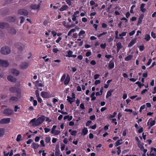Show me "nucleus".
I'll return each instance as SVG.
<instances>
[{
    "label": "nucleus",
    "mask_w": 156,
    "mask_h": 156,
    "mask_svg": "<svg viewBox=\"0 0 156 156\" xmlns=\"http://www.w3.org/2000/svg\"><path fill=\"white\" fill-rule=\"evenodd\" d=\"M51 138L49 137H47L46 138L45 141L46 143H48L50 141Z\"/></svg>",
    "instance_id": "nucleus-38"
},
{
    "label": "nucleus",
    "mask_w": 156,
    "mask_h": 156,
    "mask_svg": "<svg viewBox=\"0 0 156 156\" xmlns=\"http://www.w3.org/2000/svg\"><path fill=\"white\" fill-rule=\"evenodd\" d=\"M100 46L101 48H105L106 46V44H101Z\"/></svg>",
    "instance_id": "nucleus-53"
},
{
    "label": "nucleus",
    "mask_w": 156,
    "mask_h": 156,
    "mask_svg": "<svg viewBox=\"0 0 156 156\" xmlns=\"http://www.w3.org/2000/svg\"><path fill=\"white\" fill-rule=\"evenodd\" d=\"M9 90L10 92L12 93H14L15 92H16L18 94L17 96L19 98H20L21 97V90L19 88H17L16 87H12L10 88Z\"/></svg>",
    "instance_id": "nucleus-2"
},
{
    "label": "nucleus",
    "mask_w": 156,
    "mask_h": 156,
    "mask_svg": "<svg viewBox=\"0 0 156 156\" xmlns=\"http://www.w3.org/2000/svg\"><path fill=\"white\" fill-rule=\"evenodd\" d=\"M95 115H92V116H91L90 117V119H91V120H93L95 118Z\"/></svg>",
    "instance_id": "nucleus-63"
},
{
    "label": "nucleus",
    "mask_w": 156,
    "mask_h": 156,
    "mask_svg": "<svg viewBox=\"0 0 156 156\" xmlns=\"http://www.w3.org/2000/svg\"><path fill=\"white\" fill-rule=\"evenodd\" d=\"M40 6V5H34L32 4L30 5V8L31 9H39Z\"/></svg>",
    "instance_id": "nucleus-14"
},
{
    "label": "nucleus",
    "mask_w": 156,
    "mask_h": 156,
    "mask_svg": "<svg viewBox=\"0 0 156 156\" xmlns=\"http://www.w3.org/2000/svg\"><path fill=\"white\" fill-rule=\"evenodd\" d=\"M85 32L84 31L81 30L79 33L78 35L79 36H80L81 35L83 34H85Z\"/></svg>",
    "instance_id": "nucleus-42"
},
{
    "label": "nucleus",
    "mask_w": 156,
    "mask_h": 156,
    "mask_svg": "<svg viewBox=\"0 0 156 156\" xmlns=\"http://www.w3.org/2000/svg\"><path fill=\"white\" fill-rule=\"evenodd\" d=\"M133 56L132 55H130L128 56L125 59V60L126 61H128L132 59Z\"/></svg>",
    "instance_id": "nucleus-26"
},
{
    "label": "nucleus",
    "mask_w": 156,
    "mask_h": 156,
    "mask_svg": "<svg viewBox=\"0 0 156 156\" xmlns=\"http://www.w3.org/2000/svg\"><path fill=\"white\" fill-rule=\"evenodd\" d=\"M32 141L33 140L32 139H30L27 141V144H30Z\"/></svg>",
    "instance_id": "nucleus-59"
},
{
    "label": "nucleus",
    "mask_w": 156,
    "mask_h": 156,
    "mask_svg": "<svg viewBox=\"0 0 156 156\" xmlns=\"http://www.w3.org/2000/svg\"><path fill=\"white\" fill-rule=\"evenodd\" d=\"M138 146L139 148L141 150H142L143 149H144V147L142 145L141 142L140 141H138Z\"/></svg>",
    "instance_id": "nucleus-22"
},
{
    "label": "nucleus",
    "mask_w": 156,
    "mask_h": 156,
    "mask_svg": "<svg viewBox=\"0 0 156 156\" xmlns=\"http://www.w3.org/2000/svg\"><path fill=\"white\" fill-rule=\"evenodd\" d=\"M68 8V6L67 5H64L62 6L60 9V10L61 11H64Z\"/></svg>",
    "instance_id": "nucleus-25"
},
{
    "label": "nucleus",
    "mask_w": 156,
    "mask_h": 156,
    "mask_svg": "<svg viewBox=\"0 0 156 156\" xmlns=\"http://www.w3.org/2000/svg\"><path fill=\"white\" fill-rule=\"evenodd\" d=\"M29 63L28 62H23L20 65V67L22 69H25L29 66Z\"/></svg>",
    "instance_id": "nucleus-8"
},
{
    "label": "nucleus",
    "mask_w": 156,
    "mask_h": 156,
    "mask_svg": "<svg viewBox=\"0 0 156 156\" xmlns=\"http://www.w3.org/2000/svg\"><path fill=\"white\" fill-rule=\"evenodd\" d=\"M20 18L21 19L20 22V23H23L25 20V18L23 16H22L20 17Z\"/></svg>",
    "instance_id": "nucleus-36"
},
{
    "label": "nucleus",
    "mask_w": 156,
    "mask_h": 156,
    "mask_svg": "<svg viewBox=\"0 0 156 156\" xmlns=\"http://www.w3.org/2000/svg\"><path fill=\"white\" fill-rule=\"evenodd\" d=\"M67 100L70 103V104H72L73 102V98H70L69 96H68L67 97Z\"/></svg>",
    "instance_id": "nucleus-28"
},
{
    "label": "nucleus",
    "mask_w": 156,
    "mask_h": 156,
    "mask_svg": "<svg viewBox=\"0 0 156 156\" xmlns=\"http://www.w3.org/2000/svg\"><path fill=\"white\" fill-rule=\"evenodd\" d=\"M51 133L52 134L57 135L60 133V132L58 130H54L53 131H51Z\"/></svg>",
    "instance_id": "nucleus-27"
},
{
    "label": "nucleus",
    "mask_w": 156,
    "mask_h": 156,
    "mask_svg": "<svg viewBox=\"0 0 156 156\" xmlns=\"http://www.w3.org/2000/svg\"><path fill=\"white\" fill-rule=\"evenodd\" d=\"M151 61H152L151 59H149L147 63V66L149 65L151 63Z\"/></svg>",
    "instance_id": "nucleus-61"
},
{
    "label": "nucleus",
    "mask_w": 156,
    "mask_h": 156,
    "mask_svg": "<svg viewBox=\"0 0 156 156\" xmlns=\"http://www.w3.org/2000/svg\"><path fill=\"white\" fill-rule=\"evenodd\" d=\"M110 69H112L114 67V62L112 61H111L108 65Z\"/></svg>",
    "instance_id": "nucleus-19"
},
{
    "label": "nucleus",
    "mask_w": 156,
    "mask_h": 156,
    "mask_svg": "<svg viewBox=\"0 0 156 156\" xmlns=\"http://www.w3.org/2000/svg\"><path fill=\"white\" fill-rule=\"evenodd\" d=\"M136 83L137 85H138V86L141 88V84L139 81H138L136 82Z\"/></svg>",
    "instance_id": "nucleus-52"
},
{
    "label": "nucleus",
    "mask_w": 156,
    "mask_h": 156,
    "mask_svg": "<svg viewBox=\"0 0 156 156\" xmlns=\"http://www.w3.org/2000/svg\"><path fill=\"white\" fill-rule=\"evenodd\" d=\"M13 111L9 108L5 109L3 112V113L7 116H10L12 115Z\"/></svg>",
    "instance_id": "nucleus-5"
},
{
    "label": "nucleus",
    "mask_w": 156,
    "mask_h": 156,
    "mask_svg": "<svg viewBox=\"0 0 156 156\" xmlns=\"http://www.w3.org/2000/svg\"><path fill=\"white\" fill-rule=\"evenodd\" d=\"M135 33V30H133L132 32H130L129 33V35L130 36L133 35Z\"/></svg>",
    "instance_id": "nucleus-54"
},
{
    "label": "nucleus",
    "mask_w": 156,
    "mask_h": 156,
    "mask_svg": "<svg viewBox=\"0 0 156 156\" xmlns=\"http://www.w3.org/2000/svg\"><path fill=\"white\" fill-rule=\"evenodd\" d=\"M37 99L38 102L41 103L42 101V99L41 98L40 96L37 97Z\"/></svg>",
    "instance_id": "nucleus-50"
},
{
    "label": "nucleus",
    "mask_w": 156,
    "mask_h": 156,
    "mask_svg": "<svg viewBox=\"0 0 156 156\" xmlns=\"http://www.w3.org/2000/svg\"><path fill=\"white\" fill-rule=\"evenodd\" d=\"M7 31L9 33L12 35L15 34L16 33V29L14 28L11 27H8Z\"/></svg>",
    "instance_id": "nucleus-6"
},
{
    "label": "nucleus",
    "mask_w": 156,
    "mask_h": 156,
    "mask_svg": "<svg viewBox=\"0 0 156 156\" xmlns=\"http://www.w3.org/2000/svg\"><path fill=\"white\" fill-rule=\"evenodd\" d=\"M35 86L36 87L39 86V87H43L44 86L41 83H39V81H37L36 82V83L35 84Z\"/></svg>",
    "instance_id": "nucleus-30"
},
{
    "label": "nucleus",
    "mask_w": 156,
    "mask_h": 156,
    "mask_svg": "<svg viewBox=\"0 0 156 156\" xmlns=\"http://www.w3.org/2000/svg\"><path fill=\"white\" fill-rule=\"evenodd\" d=\"M9 62L5 60H0V66L4 67H7L9 65Z\"/></svg>",
    "instance_id": "nucleus-9"
},
{
    "label": "nucleus",
    "mask_w": 156,
    "mask_h": 156,
    "mask_svg": "<svg viewBox=\"0 0 156 156\" xmlns=\"http://www.w3.org/2000/svg\"><path fill=\"white\" fill-rule=\"evenodd\" d=\"M66 76L65 74L63 75L61 79V82H63L64 80L66 78Z\"/></svg>",
    "instance_id": "nucleus-39"
},
{
    "label": "nucleus",
    "mask_w": 156,
    "mask_h": 156,
    "mask_svg": "<svg viewBox=\"0 0 156 156\" xmlns=\"http://www.w3.org/2000/svg\"><path fill=\"white\" fill-rule=\"evenodd\" d=\"M80 107L82 109H85L83 103L81 104L80 105Z\"/></svg>",
    "instance_id": "nucleus-49"
},
{
    "label": "nucleus",
    "mask_w": 156,
    "mask_h": 156,
    "mask_svg": "<svg viewBox=\"0 0 156 156\" xmlns=\"http://www.w3.org/2000/svg\"><path fill=\"white\" fill-rule=\"evenodd\" d=\"M7 80L13 83H16L17 80V79L11 75H9L7 76Z\"/></svg>",
    "instance_id": "nucleus-7"
},
{
    "label": "nucleus",
    "mask_w": 156,
    "mask_h": 156,
    "mask_svg": "<svg viewBox=\"0 0 156 156\" xmlns=\"http://www.w3.org/2000/svg\"><path fill=\"white\" fill-rule=\"evenodd\" d=\"M112 91H108L107 92L106 97L107 98H108L109 97H110L112 95Z\"/></svg>",
    "instance_id": "nucleus-32"
},
{
    "label": "nucleus",
    "mask_w": 156,
    "mask_h": 156,
    "mask_svg": "<svg viewBox=\"0 0 156 156\" xmlns=\"http://www.w3.org/2000/svg\"><path fill=\"white\" fill-rule=\"evenodd\" d=\"M116 46L117 47V51L119 52L120 49L122 48L121 43L120 42L117 43L116 44Z\"/></svg>",
    "instance_id": "nucleus-21"
},
{
    "label": "nucleus",
    "mask_w": 156,
    "mask_h": 156,
    "mask_svg": "<svg viewBox=\"0 0 156 156\" xmlns=\"http://www.w3.org/2000/svg\"><path fill=\"white\" fill-rule=\"evenodd\" d=\"M136 42V39L132 40L128 45V47H132Z\"/></svg>",
    "instance_id": "nucleus-15"
},
{
    "label": "nucleus",
    "mask_w": 156,
    "mask_h": 156,
    "mask_svg": "<svg viewBox=\"0 0 156 156\" xmlns=\"http://www.w3.org/2000/svg\"><path fill=\"white\" fill-rule=\"evenodd\" d=\"M66 2L69 5H71V2L70 0H66Z\"/></svg>",
    "instance_id": "nucleus-47"
},
{
    "label": "nucleus",
    "mask_w": 156,
    "mask_h": 156,
    "mask_svg": "<svg viewBox=\"0 0 156 156\" xmlns=\"http://www.w3.org/2000/svg\"><path fill=\"white\" fill-rule=\"evenodd\" d=\"M18 13L20 15L25 16H27L29 14L27 10L24 9H19L18 11Z\"/></svg>",
    "instance_id": "nucleus-4"
},
{
    "label": "nucleus",
    "mask_w": 156,
    "mask_h": 156,
    "mask_svg": "<svg viewBox=\"0 0 156 156\" xmlns=\"http://www.w3.org/2000/svg\"><path fill=\"white\" fill-rule=\"evenodd\" d=\"M32 144L34 149L37 148L39 147V145L38 144L35 143H33Z\"/></svg>",
    "instance_id": "nucleus-24"
},
{
    "label": "nucleus",
    "mask_w": 156,
    "mask_h": 156,
    "mask_svg": "<svg viewBox=\"0 0 156 156\" xmlns=\"http://www.w3.org/2000/svg\"><path fill=\"white\" fill-rule=\"evenodd\" d=\"M91 54V52L90 51H88L86 53V56L87 57L89 56Z\"/></svg>",
    "instance_id": "nucleus-60"
},
{
    "label": "nucleus",
    "mask_w": 156,
    "mask_h": 156,
    "mask_svg": "<svg viewBox=\"0 0 156 156\" xmlns=\"http://www.w3.org/2000/svg\"><path fill=\"white\" fill-rule=\"evenodd\" d=\"M122 142H120L119 141L117 140L115 143V144H116L115 146L116 147L119 145H120L121 144H122Z\"/></svg>",
    "instance_id": "nucleus-35"
},
{
    "label": "nucleus",
    "mask_w": 156,
    "mask_h": 156,
    "mask_svg": "<svg viewBox=\"0 0 156 156\" xmlns=\"http://www.w3.org/2000/svg\"><path fill=\"white\" fill-rule=\"evenodd\" d=\"M87 132H88V130H87V128H84V129H83V133L84 135H86L87 133Z\"/></svg>",
    "instance_id": "nucleus-31"
},
{
    "label": "nucleus",
    "mask_w": 156,
    "mask_h": 156,
    "mask_svg": "<svg viewBox=\"0 0 156 156\" xmlns=\"http://www.w3.org/2000/svg\"><path fill=\"white\" fill-rule=\"evenodd\" d=\"M5 129L4 128H0V137L2 136L5 133Z\"/></svg>",
    "instance_id": "nucleus-18"
},
{
    "label": "nucleus",
    "mask_w": 156,
    "mask_h": 156,
    "mask_svg": "<svg viewBox=\"0 0 156 156\" xmlns=\"http://www.w3.org/2000/svg\"><path fill=\"white\" fill-rule=\"evenodd\" d=\"M41 95L42 97L44 98H48L50 97V94L45 91H42L41 93Z\"/></svg>",
    "instance_id": "nucleus-11"
},
{
    "label": "nucleus",
    "mask_w": 156,
    "mask_h": 156,
    "mask_svg": "<svg viewBox=\"0 0 156 156\" xmlns=\"http://www.w3.org/2000/svg\"><path fill=\"white\" fill-rule=\"evenodd\" d=\"M143 19V17L141 16H140L139 19L137 23V25H140L142 22V20Z\"/></svg>",
    "instance_id": "nucleus-29"
},
{
    "label": "nucleus",
    "mask_w": 156,
    "mask_h": 156,
    "mask_svg": "<svg viewBox=\"0 0 156 156\" xmlns=\"http://www.w3.org/2000/svg\"><path fill=\"white\" fill-rule=\"evenodd\" d=\"M15 109H14V111L15 112H16L17 111L18 109H20V108L19 107H18V106L16 105L14 107Z\"/></svg>",
    "instance_id": "nucleus-44"
},
{
    "label": "nucleus",
    "mask_w": 156,
    "mask_h": 156,
    "mask_svg": "<svg viewBox=\"0 0 156 156\" xmlns=\"http://www.w3.org/2000/svg\"><path fill=\"white\" fill-rule=\"evenodd\" d=\"M72 118H73V117L72 116H69V115H67L65 116V117H64V119L66 120L67 119H68V120L69 121L71 120L72 119Z\"/></svg>",
    "instance_id": "nucleus-20"
},
{
    "label": "nucleus",
    "mask_w": 156,
    "mask_h": 156,
    "mask_svg": "<svg viewBox=\"0 0 156 156\" xmlns=\"http://www.w3.org/2000/svg\"><path fill=\"white\" fill-rule=\"evenodd\" d=\"M21 138V135L20 134H19L17 136L16 140L17 141H19L20 140Z\"/></svg>",
    "instance_id": "nucleus-34"
},
{
    "label": "nucleus",
    "mask_w": 156,
    "mask_h": 156,
    "mask_svg": "<svg viewBox=\"0 0 156 156\" xmlns=\"http://www.w3.org/2000/svg\"><path fill=\"white\" fill-rule=\"evenodd\" d=\"M10 73L17 76L19 75L20 73V71L16 69H12L10 70Z\"/></svg>",
    "instance_id": "nucleus-10"
},
{
    "label": "nucleus",
    "mask_w": 156,
    "mask_h": 156,
    "mask_svg": "<svg viewBox=\"0 0 156 156\" xmlns=\"http://www.w3.org/2000/svg\"><path fill=\"white\" fill-rule=\"evenodd\" d=\"M9 25L6 23H0V28L2 29H4L8 28Z\"/></svg>",
    "instance_id": "nucleus-13"
},
{
    "label": "nucleus",
    "mask_w": 156,
    "mask_h": 156,
    "mask_svg": "<svg viewBox=\"0 0 156 156\" xmlns=\"http://www.w3.org/2000/svg\"><path fill=\"white\" fill-rule=\"evenodd\" d=\"M18 97H12L10 99V101L14 102V101H18V100L19 99Z\"/></svg>",
    "instance_id": "nucleus-16"
},
{
    "label": "nucleus",
    "mask_w": 156,
    "mask_h": 156,
    "mask_svg": "<svg viewBox=\"0 0 156 156\" xmlns=\"http://www.w3.org/2000/svg\"><path fill=\"white\" fill-rule=\"evenodd\" d=\"M100 75L99 74H95L94 76V79L96 80L98 79V77Z\"/></svg>",
    "instance_id": "nucleus-55"
},
{
    "label": "nucleus",
    "mask_w": 156,
    "mask_h": 156,
    "mask_svg": "<svg viewBox=\"0 0 156 156\" xmlns=\"http://www.w3.org/2000/svg\"><path fill=\"white\" fill-rule=\"evenodd\" d=\"M91 123V121H88L86 123V126H89L90 123Z\"/></svg>",
    "instance_id": "nucleus-58"
},
{
    "label": "nucleus",
    "mask_w": 156,
    "mask_h": 156,
    "mask_svg": "<svg viewBox=\"0 0 156 156\" xmlns=\"http://www.w3.org/2000/svg\"><path fill=\"white\" fill-rule=\"evenodd\" d=\"M139 48H140V50L141 51H143L144 49V46L143 45L140 46Z\"/></svg>",
    "instance_id": "nucleus-46"
},
{
    "label": "nucleus",
    "mask_w": 156,
    "mask_h": 156,
    "mask_svg": "<svg viewBox=\"0 0 156 156\" xmlns=\"http://www.w3.org/2000/svg\"><path fill=\"white\" fill-rule=\"evenodd\" d=\"M155 123V121H151L150 122V125L151 126H152L154 125Z\"/></svg>",
    "instance_id": "nucleus-43"
},
{
    "label": "nucleus",
    "mask_w": 156,
    "mask_h": 156,
    "mask_svg": "<svg viewBox=\"0 0 156 156\" xmlns=\"http://www.w3.org/2000/svg\"><path fill=\"white\" fill-rule=\"evenodd\" d=\"M16 19L13 17H11L10 18V19H9V21L10 22H13L16 21Z\"/></svg>",
    "instance_id": "nucleus-37"
},
{
    "label": "nucleus",
    "mask_w": 156,
    "mask_h": 156,
    "mask_svg": "<svg viewBox=\"0 0 156 156\" xmlns=\"http://www.w3.org/2000/svg\"><path fill=\"white\" fill-rule=\"evenodd\" d=\"M100 83H101V81H100V80H96L95 81V85H97L98 84H100Z\"/></svg>",
    "instance_id": "nucleus-48"
},
{
    "label": "nucleus",
    "mask_w": 156,
    "mask_h": 156,
    "mask_svg": "<svg viewBox=\"0 0 156 156\" xmlns=\"http://www.w3.org/2000/svg\"><path fill=\"white\" fill-rule=\"evenodd\" d=\"M10 119L9 118H5L2 119L0 121V124H6L10 122Z\"/></svg>",
    "instance_id": "nucleus-12"
},
{
    "label": "nucleus",
    "mask_w": 156,
    "mask_h": 156,
    "mask_svg": "<svg viewBox=\"0 0 156 156\" xmlns=\"http://www.w3.org/2000/svg\"><path fill=\"white\" fill-rule=\"evenodd\" d=\"M151 36L154 38L156 37L155 34L153 32L151 33Z\"/></svg>",
    "instance_id": "nucleus-57"
},
{
    "label": "nucleus",
    "mask_w": 156,
    "mask_h": 156,
    "mask_svg": "<svg viewBox=\"0 0 156 156\" xmlns=\"http://www.w3.org/2000/svg\"><path fill=\"white\" fill-rule=\"evenodd\" d=\"M116 114H117V113L116 112H114L112 115H110V117H111V118L114 117L116 115Z\"/></svg>",
    "instance_id": "nucleus-51"
},
{
    "label": "nucleus",
    "mask_w": 156,
    "mask_h": 156,
    "mask_svg": "<svg viewBox=\"0 0 156 156\" xmlns=\"http://www.w3.org/2000/svg\"><path fill=\"white\" fill-rule=\"evenodd\" d=\"M150 36L148 34H147L145 36V39L147 41H148L150 40Z\"/></svg>",
    "instance_id": "nucleus-33"
},
{
    "label": "nucleus",
    "mask_w": 156,
    "mask_h": 156,
    "mask_svg": "<svg viewBox=\"0 0 156 156\" xmlns=\"http://www.w3.org/2000/svg\"><path fill=\"white\" fill-rule=\"evenodd\" d=\"M33 101H34V103H33L34 105V106H36V105H37V101L36 100H33Z\"/></svg>",
    "instance_id": "nucleus-62"
},
{
    "label": "nucleus",
    "mask_w": 156,
    "mask_h": 156,
    "mask_svg": "<svg viewBox=\"0 0 156 156\" xmlns=\"http://www.w3.org/2000/svg\"><path fill=\"white\" fill-rule=\"evenodd\" d=\"M16 47L18 48L19 53H21L23 50V46L22 45L19 46L18 45V46H16Z\"/></svg>",
    "instance_id": "nucleus-23"
},
{
    "label": "nucleus",
    "mask_w": 156,
    "mask_h": 156,
    "mask_svg": "<svg viewBox=\"0 0 156 156\" xmlns=\"http://www.w3.org/2000/svg\"><path fill=\"white\" fill-rule=\"evenodd\" d=\"M44 130L45 132L46 133H47L48 132H49L51 130L50 129H48L47 128H44Z\"/></svg>",
    "instance_id": "nucleus-45"
},
{
    "label": "nucleus",
    "mask_w": 156,
    "mask_h": 156,
    "mask_svg": "<svg viewBox=\"0 0 156 156\" xmlns=\"http://www.w3.org/2000/svg\"><path fill=\"white\" fill-rule=\"evenodd\" d=\"M126 32H123L122 34H119V36L120 37L122 36H124L126 35Z\"/></svg>",
    "instance_id": "nucleus-40"
},
{
    "label": "nucleus",
    "mask_w": 156,
    "mask_h": 156,
    "mask_svg": "<svg viewBox=\"0 0 156 156\" xmlns=\"http://www.w3.org/2000/svg\"><path fill=\"white\" fill-rule=\"evenodd\" d=\"M35 94L36 95L37 97L39 96V91L38 90H36L35 91Z\"/></svg>",
    "instance_id": "nucleus-56"
},
{
    "label": "nucleus",
    "mask_w": 156,
    "mask_h": 156,
    "mask_svg": "<svg viewBox=\"0 0 156 156\" xmlns=\"http://www.w3.org/2000/svg\"><path fill=\"white\" fill-rule=\"evenodd\" d=\"M1 53L3 55L9 54L11 52V50L9 47L7 46L2 47L0 50Z\"/></svg>",
    "instance_id": "nucleus-1"
},
{
    "label": "nucleus",
    "mask_w": 156,
    "mask_h": 156,
    "mask_svg": "<svg viewBox=\"0 0 156 156\" xmlns=\"http://www.w3.org/2000/svg\"><path fill=\"white\" fill-rule=\"evenodd\" d=\"M70 80L69 76V75L67 76L64 81L65 84L66 85H67L69 82Z\"/></svg>",
    "instance_id": "nucleus-17"
},
{
    "label": "nucleus",
    "mask_w": 156,
    "mask_h": 156,
    "mask_svg": "<svg viewBox=\"0 0 156 156\" xmlns=\"http://www.w3.org/2000/svg\"><path fill=\"white\" fill-rule=\"evenodd\" d=\"M45 120V116H41L37 119L34 123L32 124L33 126H37L41 124Z\"/></svg>",
    "instance_id": "nucleus-3"
},
{
    "label": "nucleus",
    "mask_w": 156,
    "mask_h": 156,
    "mask_svg": "<svg viewBox=\"0 0 156 156\" xmlns=\"http://www.w3.org/2000/svg\"><path fill=\"white\" fill-rule=\"evenodd\" d=\"M77 133V131H72L71 134L72 135L75 136Z\"/></svg>",
    "instance_id": "nucleus-41"
},
{
    "label": "nucleus",
    "mask_w": 156,
    "mask_h": 156,
    "mask_svg": "<svg viewBox=\"0 0 156 156\" xmlns=\"http://www.w3.org/2000/svg\"><path fill=\"white\" fill-rule=\"evenodd\" d=\"M89 138L90 139L93 138L94 137V136H93V134L92 133H90L89 134Z\"/></svg>",
    "instance_id": "nucleus-64"
}]
</instances>
